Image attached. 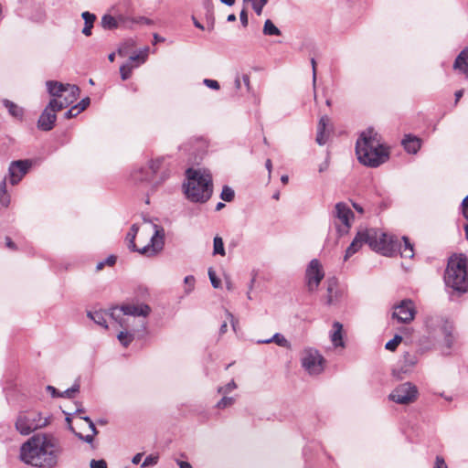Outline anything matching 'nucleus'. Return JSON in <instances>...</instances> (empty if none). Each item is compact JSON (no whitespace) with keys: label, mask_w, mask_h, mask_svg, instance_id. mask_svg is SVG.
Returning a JSON list of instances; mask_svg holds the SVG:
<instances>
[{"label":"nucleus","mask_w":468,"mask_h":468,"mask_svg":"<svg viewBox=\"0 0 468 468\" xmlns=\"http://www.w3.org/2000/svg\"><path fill=\"white\" fill-rule=\"evenodd\" d=\"M62 452L58 439L45 433L32 436L20 448V460L38 468H53Z\"/></svg>","instance_id":"1"},{"label":"nucleus","mask_w":468,"mask_h":468,"mask_svg":"<svg viewBox=\"0 0 468 468\" xmlns=\"http://www.w3.org/2000/svg\"><path fill=\"white\" fill-rule=\"evenodd\" d=\"M358 161L369 167H378L389 156L387 147L380 143V137L372 128L362 132L356 144Z\"/></svg>","instance_id":"2"},{"label":"nucleus","mask_w":468,"mask_h":468,"mask_svg":"<svg viewBox=\"0 0 468 468\" xmlns=\"http://www.w3.org/2000/svg\"><path fill=\"white\" fill-rule=\"evenodd\" d=\"M186 182L184 192L193 203H206L213 194V181L210 172L207 170L188 168L186 171Z\"/></svg>","instance_id":"3"},{"label":"nucleus","mask_w":468,"mask_h":468,"mask_svg":"<svg viewBox=\"0 0 468 468\" xmlns=\"http://www.w3.org/2000/svg\"><path fill=\"white\" fill-rule=\"evenodd\" d=\"M444 282L453 292L468 291L467 259L465 256L451 258L444 273Z\"/></svg>","instance_id":"4"},{"label":"nucleus","mask_w":468,"mask_h":468,"mask_svg":"<svg viewBox=\"0 0 468 468\" xmlns=\"http://www.w3.org/2000/svg\"><path fill=\"white\" fill-rule=\"evenodd\" d=\"M154 233L152 236L150 242L143 247L137 249L135 244V238L139 230L137 224H133L130 231L126 235L127 246L131 251H138L140 254L147 256H154L163 250L165 246V229L154 224Z\"/></svg>","instance_id":"5"},{"label":"nucleus","mask_w":468,"mask_h":468,"mask_svg":"<svg viewBox=\"0 0 468 468\" xmlns=\"http://www.w3.org/2000/svg\"><path fill=\"white\" fill-rule=\"evenodd\" d=\"M48 423L49 417L36 410H26L19 412L15 427L21 435H29L31 432L46 427Z\"/></svg>","instance_id":"6"},{"label":"nucleus","mask_w":468,"mask_h":468,"mask_svg":"<svg viewBox=\"0 0 468 468\" xmlns=\"http://www.w3.org/2000/svg\"><path fill=\"white\" fill-rule=\"evenodd\" d=\"M373 250L380 252L384 256L393 257L400 249V241L396 236H388L386 233L375 229Z\"/></svg>","instance_id":"7"},{"label":"nucleus","mask_w":468,"mask_h":468,"mask_svg":"<svg viewBox=\"0 0 468 468\" xmlns=\"http://www.w3.org/2000/svg\"><path fill=\"white\" fill-rule=\"evenodd\" d=\"M301 363L310 375H319L324 369L325 360L317 349L307 347L303 351Z\"/></svg>","instance_id":"8"},{"label":"nucleus","mask_w":468,"mask_h":468,"mask_svg":"<svg viewBox=\"0 0 468 468\" xmlns=\"http://www.w3.org/2000/svg\"><path fill=\"white\" fill-rule=\"evenodd\" d=\"M122 313V315L127 316H142L144 318H146L152 312V308L146 304V303H126L122 304L121 306H113L110 309L109 315L118 321L122 317H120V314Z\"/></svg>","instance_id":"9"},{"label":"nucleus","mask_w":468,"mask_h":468,"mask_svg":"<svg viewBox=\"0 0 468 468\" xmlns=\"http://www.w3.org/2000/svg\"><path fill=\"white\" fill-rule=\"evenodd\" d=\"M418 388L410 382L398 386L388 396V399L398 404L407 405L417 399Z\"/></svg>","instance_id":"10"},{"label":"nucleus","mask_w":468,"mask_h":468,"mask_svg":"<svg viewBox=\"0 0 468 468\" xmlns=\"http://www.w3.org/2000/svg\"><path fill=\"white\" fill-rule=\"evenodd\" d=\"M353 216L352 210L346 204L340 202L335 205V217L337 221L335 222V225L339 236L348 233L351 228L350 219Z\"/></svg>","instance_id":"11"},{"label":"nucleus","mask_w":468,"mask_h":468,"mask_svg":"<svg viewBox=\"0 0 468 468\" xmlns=\"http://www.w3.org/2000/svg\"><path fill=\"white\" fill-rule=\"evenodd\" d=\"M166 157L160 156L150 162L149 167H139L133 170L131 178L134 183L148 181L151 176L156 174L160 169L165 167Z\"/></svg>","instance_id":"12"},{"label":"nucleus","mask_w":468,"mask_h":468,"mask_svg":"<svg viewBox=\"0 0 468 468\" xmlns=\"http://www.w3.org/2000/svg\"><path fill=\"white\" fill-rule=\"evenodd\" d=\"M375 239V229H365L358 231L354 238L351 244L347 247L344 257L345 261H347L352 255L359 250L364 243L373 250V241Z\"/></svg>","instance_id":"13"},{"label":"nucleus","mask_w":468,"mask_h":468,"mask_svg":"<svg viewBox=\"0 0 468 468\" xmlns=\"http://www.w3.org/2000/svg\"><path fill=\"white\" fill-rule=\"evenodd\" d=\"M324 273L323 271L320 261L317 259H313L305 271L308 291H316L321 281L324 279Z\"/></svg>","instance_id":"14"},{"label":"nucleus","mask_w":468,"mask_h":468,"mask_svg":"<svg viewBox=\"0 0 468 468\" xmlns=\"http://www.w3.org/2000/svg\"><path fill=\"white\" fill-rule=\"evenodd\" d=\"M31 166L32 161L29 159L11 162L8 167L10 183L13 186L18 184L22 180V178L27 174Z\"/></svg>","instance_id":"15"},{"label":"nucleus","mask_w":468,"mask_h":468,"mask_svg":"<svg viewBox=\"0 0 468 468\" xmlns=\"http://www.w3.org/2000/svg\"><path fill=\"white\" fill-rule=\"evenodd\" d=\"M415 310L414 304L411 300H403L397 305L392 314V317L397 319L399 323H410L414 319Z\"/></svg>","instance_id":"16"},{"label":"nucleus","mask_w":468,"mask_h":468,"mask_svg":"<svg viewBox=\"0 0 468 468\" xmlns=\"http://www.w3.org/2000/svg\"><path fill=\"white\" fill-rule=\"evenodd\" d=\"M80 91V90L78 86L70 87L69 99L53 98L49 101L46 107L57 114V112L72 104L78 99Z\"/></svg>","instance_id":"17"},{"label":"nucleus","mask_w":468,"mask_h":468,"mask_svg":"<svg viewBox=\"0 0 468 468\" xmlns=\"http://www.w3.org/2000/svg\"><path fill=\"white\" fill-rule=\"evenodd\" d=\"M56 121L57 114H55L54 112H51L50 110H48V107H46L37 120V128L44 132L51 131L55 126Z\"/></svg>","instance_id":"18"},{"label":"nucleus","mask_w":468,"mask_h":468,"mask_svg":"<svg viewBox=\"0 0 468 468\" xmlns=\"http://www.w3.org/2000/svg\"><path fill=\"white\" fill-rule=\"evenodd\" d=\"M48 92L54 98H62L65 91L70 92V87L73 84H63L57 80H48L46 82Z\"/></svg>","instance_id":"19"},{"label":"nucleus","mask_w":468,"mask_h":468,"mask_svg":"<svg viewBox=\"0 0 468 468\" xmlns=\"http://www.w3.org/2000/svg\"><path fill=\"white\" fill-rule=\"evenodd\" d=\"M117 322L123 328V331L118 334L117 338L124 347H127L134 339L133 334L128 331L130 327L129 318H121Z\"/></svg>","instance_id":"20"},{"label":"nucleus","mask_w":468,"mask_h":468,"mask_svg":"<svg viewBox=\"0 0 468 468\" xmlns=\"http://www.w3.org/2000/svg\"><path fill=\"white\" fill-rule=\"evenodd\" d=\"M401 143L405 151L409 154H417L421 146V140L419 137L412 134L405 135Z\"/></svg>","instance_id":"21"},{"label":"nucleus","mask_w":468,"mask_h":468,"mask_svg":"<svg viewBox=\"0 0 468 468\" xmlns=\"http://www.w3.org/2000/svg\"><path fill=\"white\" fill-rule=\"evenodd\" d=\"M2 104L5 108H6L10 116L14 119L22 121L24 118L25 111L22 107L18 106L16 103L13 102L8 99L2 100Z\"/></svg>","instance_id":"22"},{"label":"nucleus","mask_w":468,"mask_h":468,"mask_svg":"<svg viewBox=\"0 0 468 468\" xmlns=\"http://www.w3.org/2000/svg\"><path fill=\"white\" fill-rule=\"evenodd\" d=\"M453 69L464 73L468 78V47L457 56L453 63Z\"/></svg>","instance_id":"23"},{"label":"nucleus","mask_w":468,"mask_h":468,"mask_svg":"<svg viewBox=\"0 0 468 468\" xmlns=\"http://www.w3.org/2000/svg\"><path fill=\"white\" fill-rule=\"evenodd\" d=\"M81 17L84 20V27L82 28V34L86 37L91 35V29L96 20V16L89 11H84L81 14Z\"/></svg>","instance_id":"24"},{"label":"nucleus","mask_w":468,"mask_h":468,"mask_svg":"<svg viewBox=\"0 0 468 468\" xmlns=\"http://www.w3.org/2000/svg\"><path fill=\"white\" fill-rule=\"evenodd\" d=\"M258 344H270V343H275L277 346L290 348L291 343L280 333H276L272 335V337L263 340H259L257 342Z\"/></svg>","instance_id":"25"},{"label":"nucleus","mask_w":468,"mask_h":468,"mask_svg":"<svg viewBox=\"0 0 468 468\" xmlns=\"http://www.w3.org/2000/svg\"><path fill=\"white\" fill-rule=\"evenodd\" d=\"M402 239L403 245H400V249L398 253H399L402 258L412 259L414 257L413 244L406 236H403Z\"/></svg>","instance_id":"26"},{"label":"nucleus","mask_w":468,"mask_h":468,"mask_svg":"<svg viewBox=\"0 0 468 468\" xmlns=\"http://www.w3.org/2000/svg\"><path fill=\"white\" fill-rule=\"evenodd\" d=\"M101 26L105 30H113L119 27L118 16L114 17L112 15L105 14L101 20Z\"/></svg>","instance_id":"27"},{"label":"nucleus","mask_w":468,"mask_h":468,"mask_svg":"<svg viewBox=\"0 0 468 468\" xmlns=\"http://www.w3.org/2000/svg\"><path fill=\"white\" fill-rule=\"evenodd\" d=\"M334 332L331 335V341L335 346H344L342 340V324L339 322H335L333 324Z\"/></svg>","instance_id":"28"},{"label":"nucleus","mask_w":468,"mask_h":468,"mask_svg":"<svg viewBox=\"0 0 468 468\" xmlns=\"http://www.w3.org/2000/svg\"><path fill=\"white\" fill-rule=\"evenodd\" d=\"M88 317H90L95 324L108 328L105 314L102 311L88 312Z\"/></svg>","instance_id":"29"},{"label":"nucleus","mask_w":468,"mask_h":468,"mask_svg":"<svg viewBox=\"0 0 468 468\" xmlns=\"http://www.w3.org/2000/svg\"><path fill=\"white\" fill-rule=\"evenodd\" d=\"M150 48L149 47H144L142 48L137 54H133L129 58L131 62L138 61L134 67H138L140 64H143L146 61L149 55Z\"/></svg>","instance_id":"30"},{"label":"nucleus","mask_w":468,"mask_h":468,"mask_svg":"<svg viewBox=\"0 0 468 468\" xmlns=\"http://www.w3.org/2000/svg\"><path fill=\"white\" fill-rule=\"evenodd\" d=\"M118 20H119V27H122L125 29H132V28H133L134 25H137L136 17H133V16L119 15Z\"/></svg>","instance_id":"31"},{"label":"nucleus","mask_w":468,"mask_h":468,"mask_svg":"<svg viewBox=\"0 0 468 468\" xmlns=\"http://www.w3.org/2000/svg\"><path fill=\"white\" fill-rule=\"evenodd\" d=\"M262 33L265 36H280L282 34L281 30L270 19L265 21Z\"/></svg>","instance_id":"32"},{"label":"nucleus","mask_w":468,"mask_h":468,"mask_svg":"<svg viewBox=\"0 0 468 468\" xmlns=\"http://www.w3.org/2000/svg\"><path fill=\"white\" fill-rule=\"evenodd\" d=\"M213 255H226L224 242L222 238L219 236H216L213 239Z\"/></svg>","instance_id":"33"},{"label":"nucleus","mask_w":468,"mask_h":468,"mask_svg":"<svg viewBox=\"0 0 468 468\" xmlns=\"http://www.w3.org/2000/svg\"><path fill=\"white\" fill-rule=\"evenodd\" d=\"M417 363V357L415 355L410 353H406L403 356V365L401 367V369L404 372L409 371L415 364Z\"/></svg>","instance_id":"34"},{"label":"nucleus","mask_w":468,"mask_h":468,"mask_svg":"<svg viewBox=\"0 0 468 468\" xmlns=\"http://www.w3.org/2000/svg\"><path fill=\"white\" fill-rule=\"evenodd\" d=\"M234 197H235L234 190L229 186H224L222 187V191L220 193V198L225 202H231V201H233Z\"/></svg>","instance_id":"35"},{"label":"nucleus","mask_w":468,"mask_h":468,"mask_svg":"<svg viewBox=\"0 0 468 468\" xmlns=\"http://www.w3.org/2000/svg\"><path fill=\"white\" fill-rule=\"evenodd\" d=\"M441 331L442 335H444L445 346L447 347V349H451L453 345V341H454L453 335H452V333L450 331L447 330L445 325L441 327Z\"/></svg>","instance_id":"36"},{"label":"nucleus","mask_w":468,"mask_h":468,"mask_svg":"<svg viewBox=\"0 0 468 468\" xmlns=\"http://www.w3.org/2000/svg\"><path fill=\"white\" fill-rule=\"evenodd\" d=\"M243 2H251L253 10L258 16H261L268 0H243Z\"/></svg>","instance_id":"37"},{"label":"nucleus","mask_w":468,"mask_h":468,"mask_svg":"<svg viewBox=\"0 0 468 468\" xmlns=\"http://www.w3.org/2000/svg\"><path fill=\"white\" fill-rule=\"evenodd\" d=\"M116 260H117V258L114 255L108 256L104 261H100V262L97 263L96 271H101L104 268L105 265L113 266L115 264V262H116Z\"/></svg>","instance_id":"38"},{"label":"nucleus","mask_w":468,"mask_h":468,"mask_svg":"<svg viewBox=\"0 0 468 468\" xmlns=\"http://www.w3.org/2000/svg\"><path fill=\"white\" fill-rule=\"evenodd\" d=\"M134 68V66L131 64H125L120 67V73L122 80H126L130 78L132 74V70Z\"/></svg>","instance_id":"39"},{"label":"nucleus","mask_w":468,"mask_h":468,"mask_svg":"<svg viewBox=\"0 0 468 468\" xmlns=\"http://www.w3.org/2000/svg\"><path fill=\"white\" fill-rule=\"evenodd\" d=\"M401 341L402 336L396 335L391 340L387 342L385 347L389 351H394Z\"/></svg>","instance_id":"40"},{"label":"nucleus","mask_w":468,"mask_h":468,"mask_svg":"<svg viewBox=\"0 0 468 468\" xmlns=\"http://www.w3.org/2000/svg\"><path fill=\"white\" fill-rule=\"evenodd\" d=\"M208 277H209V280H210V282H211V285L218 289L220 287L221 285V281L217 277L216 275V272L215 271L213 270V268H209L208 269Z\"/></svg>","instance_id":"41"},{"label":"nucleus","mask_w":468,"mask_h":468,"mask_svg":"<svg viewBox=\"0 0 468 468\" xmlns=\"http://www.w3.org/2000/svg\"><path fill=\"white\" fill-rule=\"evenodd\" d=\"M234 398L225 396L217 403V408L225 409L227 407L231 406L234 403Z\"/></svg>","instance_id":"42"},{"label":"nucleus","mask_w":468,"mask_h":468,"mask_svg":"<svg viewBox=\"0 0 468 468\" xmlns=\"http://www.w3.org/2000/svg\"><path fill=\"white\" fill-rule=\"evenodd\" d=\"M157 462H158V457L157 456L148 455L144 459L143 463L141 464V467L146 468V467H149V466H154V465H155L157 463Z\"/></svg>","instance_id":"43"},{"label":"nucleus","mask_w":468,"mask_h":468,"mask_svg":"<svg viewBox=\"0 0 468 468\" xmlns=\"http://www.w3.org/2000/svg\"><path fill=\"white\" fill-rule=\"evenodd\" d=\"M195 277L193 275L186 276L184 279V282L187 285V288L186 289V293H189L193 291L195 286Z\"/></svg>","instance_id":"44"},{"label":"nucleus","mask_w":468,"mask_h":468,"mask_svg":"<svg viewBox=\"0 0 468 468\" xmlns=\"http://www.w3.org/2000/svg\"><path fill=\"white\" fill-rule=\"evenodd\" d=\"M335 282H332L328 284V287H327V292H328V295L326 297V303L327 304H333L335 303V300H334V297H333V292L335 291Z\"/></svg>","instance_id":"45"},{"label":"nucleus","mask_w":468,"mask_h":468,"mask_svg":"<svg viewBox=\"0 0 468 468\" xmlns=\"http://www.w3.org/2000/svg\"><path fill=\"white\" fill-rule=\"evenodd\" d=\"M90 103L89 97L83 98L78 104L74 105L77 107V113L83 112Z\"/></svg>","instance_id":"46"},{"label":"nucleus","mask_w":468,"mask_h":468,"mask_svg":"<svg viewBox=\"0 0 468 468\" xmlns=\"http://www.w3.org/2000/svg\"><path fill=\"white\" fill-rule=\"evenodd\" d=\"M236 388H237V385H236L235 381H234V380H231V381H230L229 383H228L226 386H224V387H219V388H218V393H224V394H226V393H229V392L232 391V390H233V389H235Z\"/></svg>","instance_id":"47"},{"label":"nucleus","mask_w":468,"mask_h":468,"mask_svg":"<svg viewBox=\"0 0 468 468\" xmlns=\"http://www.w3.org/2000/svg\"><path fill=\"white\" fill-rule=\"evenodd\" d=\"M90 468H107V463L103 459H101V460L92 459L90 463Z\"/></svg>","instance_id":"48"},{"label":"nucleus","mask_w":468,"mask_h":468,"mask_svg":"<svg viewBox=\"0 0 468 468\" xmlns=\"http://www.w3.org/2000/svg\"><path fill=\"white\" fill-rule=\"evenodd\" d=\"M204 85H206L207 88L212 90H218L220 88L219 83L218 80H211V79H205L203 80Z\"/></svg>","instance_id":"49"},{"label":"nucleus","mask_w":468,"mask_h":468,"mask_svg":"<svg viewBox=\"0 0 468 468\" xmlns=\"http://www.w3.org/2000/svg\"><path fill=\"white\" fill-rule=\"evenodd\" d=\"M75 436L87 443H92L94 440V435L92 434L83 435L80 432H75Z\"/></svg>","instance_id":"50"},{"label":"nucleus","mask_w":468,"mask_h":468,"mask_svg":"<svg viewBox=\"0 0 468 468\" xmlns=\"http://www.w3.org/2000/svg\"><path fill=\"white\" fill-rule=\"evenodd\" d=\"M10 201H11V198H10V196L8 193H0V204L5 207H7L10 204Z\"/></svg>","instance_id":"51"},{"label":"nucleus","mask_w":468,"mask_h":468,"mask_svg":"<svg viewBox=\"0 0 468 468\" xmlns=\"http://www.w3.org/2000/svg\"><path fill=\"white\" fill-rule=\"evenodd\" d=\"M315 140H316V143L319 145L325 144V143H326L325 132H324V131H317V135H316V139Z\"/></svg>","instance_id":"52"},{"label":"nucleus","mask_w":468,"mask_h":468,"mask_svg":"<svg viewBox=\"0 0 468 468\" xmlns=\"http://www.w3.org/2000/svg\"><path fill=\"white\" fill-rule=\"evenodd\" d=\"M46 389L51 395L52 398H61V392L58 391L55 387L48 385L46 387Z\"/></svg>","instance_id":"53"},{"label":"nucleus","mask_w":468,"mask_h":468,"mask_svg":"<svg viewBox=\"0 0 468 468\" xmlns=\"http://www.w3.org/2000/svg\"><path fill=\"white\" fill-rule=\"evenodd\" d=\"M328 118L326 116H323L320 118L319 120V122H318V126H317V131H324L325 132V127L328 123Z\"/></svg>","instance_id":"54"},{"label":"nucleus","mask_w":468,"mask_h":468,"mask_svg":"<svg viewBox=\"0 0 468 468\" xmlns=\"http://www.w3.org/2000/svg\"><path fill=\"white\" fill-rule=\"evenodd\" d=\"M434 468H448L444 459L441 456H436Z\"/></svg>","instance_id":"55"},{"label":"nucleus","mask_w":468,"mask_h":468,"mask_svg":"<svg viewBox=\"0 0 468 468\" xmlns=\"http://www.w3.org/2000/svg\"><path fill=\"white\" fill-rule=\"evenodd\" d=\"M79 113H77V107L75 106H72L69 110H68L65 113H64V118L65 119H71L72 117H75L77 116Z\"/></svg>","instance_id":"56"},{"label":"nucleus","mask_w":468,"mask_h":468,"mask_svg":"<svg viewBox=\"0 0 468 468\" xmlns=\"http://www.w3.org/2000/svg\"><path fill=\"white\" fill-rule=\"evenodd\" d=\"M136 23H137V25L140 24V25H147V26L154 24V22L151 19H149L145 16H137Z\"/></svg>","instance_id":"57"},{"label":"nucleus","mask_w":468,"mask_h":468,"mask_svg":"<svg viewBox=\"0 0 468 468\" xmlns=\"http://www.w3.org/2000/svg\"><path fill=\"white\" fill-rule=\"evenodd\" d=\"M239 19H240V23L243 27L248 26V14H247L246 9L241 10V12L239 14Z\"/></svg>","instance_id":"58"},{"label":"nucleus","mask_w":468,"mask_h":468,"mask_svg":"<svg viewBox=\"0 0 468 468\" xmlns=\"http://www.w3.org/2000/svg\"><path fill=\"white\" fill-rule=\"evenodd\" d=\"M329 167V161L328 159H325L322 164L319 165V168H318V171L320 173H323L324 171H326Z\"/></svg>","instance_id":"59"},{"label":"nucleus","mask_w":468,"mask_h":468,"mask_svg":"<svg viewBox=\"0 0 468 468\" xmlns=\"http://www.w3.org/2000/svg\"><path fill=\"white\" fill-rule=\"evenodd\" d=\"M5 245L10 250H16V246L9 237H5Z\"/></svg>","instance_id":"60"},{"label":"nucleus","mask_w":468,"mask_h":468,"mask_svg":"<svg viewBox=\"0 0 468 468\" xmlns=\"http://www.w3.org/2000/svg\"><path fill=\"white\" fill-rule=\"evenodd\" d=\"M176 463L178 464L179 468H193L188 462L176 460Z\"/></svg>","instance_id":"61"},{"label":"nucleus","mask_w":468,"mask_h":468,"mask_svg":"<svg viewBox=\"0 0 468 468\" xmlns=\"http://www.w3.org/2000/svg\"><path fill=\"white\" fill-rule=\"evenodd\" d=\"M80 383L76 381L73 384V386L71 388H69V391L72 393L73 396H74L75 393L80 391Z\"/></svg>","instance_id":"62"},{"label":"nucleus","mask_w":468,"mask_h":468,"mask_svg":"<svg viewBox=\"0 0 468 468\" xmlns=\"http://www.w3.org/2000/svg\"><path fill=\"white\" fill-rule=\"evenodd\" d=\"M80 383L76 381L73 384V386L71 388H69V391L72 393L73 396H74L75 393L80 391Z\"/></svg>","instance_id":"63"},{"label":"nucleus","mask_w":468,"mask_h":468,"mask_svg":"<svg viewBox=\"0 0 468 468\" xmlns=\"http://www.w3.org/2000/svg\"><path fill=\"white\" fill-rule=\"evenodd\" d=\"M142 457H143V453H137V454H135V455L133 457V459H132V463H133V464H138V463L141 462Z\"/></svg>","instance_id":"64"}]
</instances>
